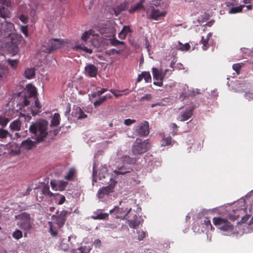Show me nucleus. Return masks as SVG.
Wrapping results in <instances>:
<instances>
[{"instance_id": "09e8293b", "label": "nucleus", "mask_w": 253, "mask_h": 253, "mask_svg": "<svg viewBox=\"0 0 253 253\" xmlns=\"http://www.w3.org/2000/svg\"><path fill=\"white\" fill-rule=\"evenodd\" d=\"M12 237L16 239L19 240L22 237V232L20 230H16L12 234Z\"/></svg>"}, {"instance_id": "39448f33", "label": "nucleus", "mask_w": 253, "mask_h": 253, "mask_svg": "<svg viewBox=\"0 0 253 253\" xmlns=\"http://www.w3.org/2000/svg\"><path fill=\"white\" fill-rule=\"evenodd\" d=\"M144 10L147 14L148 18L155 21L161 20L167 13L166 11L160 10L153 6L149 7Z\"/></svg>"}, {"instance_id": "2eb2a0df", "label": "nucleus", "mask_w": 253, "mask_h": 253, "mask_svg": "<svg viewBox=\"0 0 253 253\" xmlns=\"http://www.w3.org/2000/svg\"><path fill=\"white\" fill-rule=\"evenodd\" d=\"M50 185L52 190L62 191L67 187L68 183L63 180H52L50 181Z\"/></svg>"}, {"instance_id": "de8ad7c7", "label": "nucleus", "mask_w": 253, "mask_h": 253, "mask_svg": "<svg viewBox=\"0 0 253 253\" xmlns=\"http://www.w3.org/2000/svg\"><path fill=\"white\" fill-rule=\"evenodd\" d=\"M7 61L10 64L11 68L14 69L17 68V64L19 62V60L18 59L12 60L8 59H7Z\"/></svg>"}, {"instance_id": "58836bf2", "label": "nucleus", "mask_w": 253, "mask_h": 253, "mask_svg": "<svg viewBox=\"0 0 253 253\" xmlns=\"http://www.w3.org/2000/svg\"><path fill=\"white\" fill-rule=\"evenodd\" d=\"M110 92H112V94L114 95L116 97L121 96L123 95V94H128V92H126V90H122V91H119V90H116L114 89H111Z\"/></svg>"}, {"instance_id": "c9c22d12", "label": "nucleus", "mask_w": 253, "mask_h": 253, "mask_svg": "<svg viewBox=\"0 0 253 253\" xmlns=\"http://www.w3.org/2000/svg\"><path fill=\"white\" fill-rule=\"evenodd\" d=\"M109 214L108 213H102L92 215L91 218L93 219H105L108 218Z\"/></svg>"}, {"instance_id": "49530a36", "label": "nucleus", "mask_w": 253, "mask_h": 253, "mask_svg": "<svg viewBox=\"0 0 253 253\" xmlns=\"http://www.w3.org/2000/svg\"><path fill=\"white\" fill-rule=\"evenodd\" d=\"M110 42L111 44H112L114 46H117L119 44L124 45L125 44V42H124L118 40L115 37H114L112 39H110Z\"/></svg>"}, {"instance_id": "c756f323", "label": "nucleus", "mask_w": 253, "mask_h": 253, "mask_svg": "<svg viewBox=\"0 0 253 253\" xmlns=\"http://www.w3.org/2000/svg\"><path fill=\"white\" fill-rule=\"evenodd\" d=\"M21 123L19 120L17 119L12 122L9 126L10 129L13 131H19L21 128Z\"/></svg>"}, {"instance_id": "bf43d9fd", "label": "nucleus", "mask_w": 253, "mask_h": 253, "mask_svg": "<svg viewBox=\"0 0 253 253\" xmlns=\"http://www.w3.org/2000/svg\"><path fill=\"white\" fill-rule=\"evenodd\" d=\"M42 193L48 196H51L53 195V193H51L49 189L48 186H44L42 189Z\"/></svg>"}, {"instance_id": "cd10ccee", "label": "nucleus", "mask_w": 253, "mask_h": 253, "mask_svg": "<svg viewBox=\"0 0 253 253\" xmlns=\"http://www.w3.org/2000/svg\"><path fill=\"white\" fill-rule=\"evenodd\" d=\"M24 77L28 79H31L35 76V70L34 68H27L24 73Z\"/></svg>"}, {"instance_id": "8fccbe9b", "label": "nucleus", "mask_w": 253, "mask_h": 253, "mask_svg": "<svg viewBox=\"0 0 253 253\" xmlns=\"http://www.w3.org/2000/svg\"><path fill=\"white\" fill-rule=\"evenodd\" d=\"M143 78H144L145 82L150 83L151 82V77L149 72H142Z\"/></svg>"}, {"instance_id": "c03bdc74", "label": "nucleus", "mask_w": 253, "mask_h": 253, "mask_svg": "<svg viewBox=\"0 0 253 253\" xmlns=\"http://www.w3.org/2000/svg\"><path fill=\"white\" fill-rule=\"evenodd\" d=\"M245 7L244 5H240L239 6L232 8L229 11V13H236L242 11L243 7Z\"/></svg>"}, {"instance_id": "4d7b16f0", "label": "nucleus", "mask_w": 253, "mask_h": 253, "mask_svg": "<svg viewBox=\"0 0 253 253\" xmlns=\"http://www.w3.org/2000/svg\"><path fill=\"white\" fill-rule=\"evenodd\" d=\"M203 224L206 226V227L209 229H211L212 230V226L211 225V221L210 220V219L208 218H206L204 220V223Z\"/></svg>"}, {"instance_id": "4c0bfd02", "label": "nucleus", "mask_w": 253, "mask_h": 253, "mask_svg": "<svg viewBox=\"0 0 253 253\" xmlns=\"http://www.w3.org/2000/svg\"><path fill=\"white\" fill-rule=\"evenodd\" d=\"M122 161L123 162V164H130L135 163L136 162V160L133 158H131L129 156H125L122 157Z\"/></svg>"}, {"instance_id": "a211bd4d", "label": "nucleus", "mask_w": 253, "mask_h": 253, "mask_svg": "<svg viewBox=\"0 0 253 253\" xmlns=\"http://www.w3.org/2000/svg\"><path fill=\"white\" fill-rule=\"evenodd\" d=\"M85 75L89 77H95L98 73V69L93 64H88L84 68Z\"/></svg>"}, {"instance_id": "4be33fe9", "label": "nucleus", "mask_w": 253, "mask_h": 253, "mask_svg": "<svg viewBox=\"0 0 253 253\" xmlns=\"http://www.w3.org/2000/svg\"><path fill=\"white\" fill-rule=\"evenodd\" d=\"M211 37V33L207 34L206 37H202L201 42L203 44L202 49L204 50H207L211 43V40H210Z\"/></svg>"}, {"instance_id": "ddd939ff", "label": "nucleus", "mask_w": 253, "mask_h": 253, "mask_svg": "<svg viewBox=\"0 0 253 253\" xmlns=\"http://www.w3.org/2000/svg\"><path fill=\"white\" fill-rule=\"evenodd\" d=\"M1 27L4 31V36L5 37L10 36L11 34L15 32L14 25L11 22H7L5 20L1 22Z\"/></svg>"}, {"instance_id": "9b49d317", "label": "nucleus", "mask_w": 253, "mask_h": 253, "mask_svg": "<svg viewBox=\"0 0 253 253\" xmlns=\"http://www.w3.org/2000/svg\"><path fill=\"white\" fill-rule=\"evenodd\" d=\"M131 210V208H119L115 207L113 209L110 211V213L115 212L116 218H124L129 213Z\"/></svg>"}, {"instance_id": "603ef678", "label": "nucleus", "mask_w": 253, "mask_h": 253, "mask_svg": "<svg viewBox=\"0 0 253 253\" xmlns=\"http://www.w3.org/2000/svg\"><path fill=\"white\" fill-rule=\"evenodd\" d=\"M7 136L12 137V135L10 134L7 130L3 129H0V138H5Z\"/></svg>"}, {"instance_id": "052dcab7", "label": "nucleus", "mask_w": 253, "mask_h": 253, "mask_svg": "<svg viewBox=\"0 0 253 253\" xmlns=\"http://www.w3.org/2000/svg\"><path fill=\"white\" fill-rule=\"evenodd\" d=\"M242 63H237L233 65V69L235 70L237 73H238L242 66Z\"/></svg>"}, {"instance_id": "e433bc0d", "label": "nucleus", "mask_w": 253, "mask_h": 253, "mask_svg": "<svg viewBox=\"0 0 253 253\" xmlns=\"http://www.w3.org/2000/svg\"><path fill=\"white\" fill-rule=\"evenodd\" d=\"M75 174V169L74 168H71L64 178L67 180H71L73 179Z\"/></svg>"}, {"instance_id": "6ab92c4d", "label": "nucleus", "mask_w": 253, "mask_h": 253, "mask_svg": "<svg viewBox=\"0 0 253 253\" xmlns=\"http://www.w3.org/2000/svg\"><path fill=\"white\" fill-rule=\"evenodd\" d=\"M72 116L74 118V120L83 119L87 117V115L85 114L81 108L78 106L74 107Z\"/></svg>"}, {"instance_id": "7c9ffc66", "label": "nucleus", "mask_w": 253, "mask_h": 253, "mask_svg": "<svg viewBox=\"0 0 253 253\" xmlns=\"http://www.w3.org/2000/svg\"><path fill=\"white\" fill-rule=\"evenodd\" d=\"M73 50L78 51L82 50L85 51L86 53L91 54L92 52V50L91 48H88L84 45H76L73 47Z\"/></svg>"}, {"instance_id": "e2e57ef3", "label": "nucleus", "mask_w": 253, "mask_h": 253, "mask_svg": "<svg viewBox=\"0 0 253 253\" xmlns=\"http://www.w3.org/2000/svg\"><path fill=\"white\" fill-rule=\"evenodd\" d=\"M135 122H136V121L135 120L127 119H126L125 120L124 124L126 126H130V125L134 123Z\"/></svg>"}, {"instance_id": "0e129e2a", "label": "nucleus", "mask_w": 253, "mask_h": 253, "mask_svg": "<svg viewBox=\"0 0 253 253\" xmlns=\"http://www.w3.org/2000/svg\"><path fill=\"white\" fill-rule=\"evenodd\" d=\"M245 84H244L240 83L238 85V86H237L235 89L236 91L237 92H241L243 90V87H244Z\"/></svg>"}, {"instance_id": "4468645a", "label": "nucleus", "mask_w": 253, "mask_h": 253, "mask_svg": "<svg viewBox=\"0 0 253 253\" xmlns=\"http://www.w3.org/2000/svg\"><path fill=\"white\" fill-rule=\"evenodd\" d=\"M136 132L140 136H147L149 133V123L144 121L137 126Z\"/></svg>"}, {"instance_id": "f704fd0d", "label": "nucleus", "mask_w": 253, "mask_h": 253, "mask_svg": "<svg viewBox=\"0 0 253 253\" xmlns=\"http://www.w3.org/2000/svg\"><path fill=\"white\" fill-rule=\"evenodd\" d=\"M143 2L144 0H141L138 3L134 4L133 6H131V7L129 9V12L130 13H133L134 11L138 10L139 9L142 8V3H143Z\"/></svg>"}, {"instance_id": "473e14b6", "label": "nucleus", "mask_w": 253, "mask_h": 253, "mask_svg": "<svg viewBox=\"0 0 253 253\" xmlns=\"http://www.w3.org/2000/svg\"><path fill=\"white\" fill-rule=\"evenodd\" d=\"M26 90L31 96H36L37 90L34 86L31 84H28L26 86Z\"/></svg>"}, {"instance_id": "6e6d98bb", "label": "nucleus", "mask_w": 253, "mask_h": 253, "mask_svg": "<svg viewBox=\"0 0 253 253\" xmlns=\"http://www.w3.org/2000/svg\"><path fill=\"white\" fill-rule=\"evenodd\" d=\"M106 100L104 96H102L100 97L97 100H96L94 102V105L95 107L99 106L101 103H102L103 102L105 101Z\"/></svg>"}, {"instance_id": "ea45409f", "label": "nucleus", "mask_w": 253, "mask_h": 253, "mask_svg": "<svg viewBox=\"0 0 253 253\" xmlns=\"http://www.w3.org/2000/svg\"><path fill=\"white\" fill-rule=\"evenodd\" d=\"M179 45L177 46V49L181 51H187L190 48V45L188 43H186L182 44L180 42H178Z\"/></svg>"}, {"instance_id": "c85d7f7f", "label": "nucleus", "mask_w": 253, "mask_h": 253, "mask_svg": "<svg viewBox=\"0 0 253 253\" xmlns=\"http://www.w3.org/2000/svg\"><path fill=\"white\" fill-rule=\"evenodd\" d=\"M8 75V68L5 66L0 65V81L4 80Z\"/></svg>"}, {"instance_id": "13d9d810", "label": "nucleus", "mask_w": 253, "mask_h": 253, "mask_svg": "<svg viewBox=\"0 0 253 253\" xmlns=\"http://www.w3.org/2000/svg\"><path fill=\"white\" fill-rule=\"evenodd\" d=\"M0 5L9 7L11 5L10 0H0Z\"/></svg>"}, {"instance_id": "f03ea898", "label": "nucleus", "mask_w": 253, "mask_h": 253, "mask_svg": "<svg viewBox=\"0 0 253 253\" xmlns=\"http://www.w3.org/2000/svg\"><path fill=\"white\" fill-rule=\"evenodd\" d=\"M19 221L17 222V226L25 232L24 235L27 236V232L33 228V221L30 215L27 213L24 212L19 215Z\"/></svg>"}, {"instance_id": "dca6fc26", "label": "nucleus", "mask_w": 253, "mask_h": 253, "mask_svg": "<svg viewBox=\"0 0 253 253\" xmlns=\"http://www.w3.org/2000/svg\"><path fill=\"white\" fill-rule=\"evenodd\" d=\"M194 109V108L193 106L189 107L184 111L180 113L177 117V120L181 122H184L188 120L192 117Z\"/></svg>"}, {"instance_id": "a878e982", "label": "nucleus", "mask_w": 253, "mask_h": 253, "mask_svg": "<svg viewBox=\"0 0 253 253\" xmlns=\"http://www.w3.org/2000/svg\"><path fill=\"white\" fill-rule=\"evenodd\" d=\"M34 100L35 102V106H34V110L32 109L31 110V114L35 116L38 114L39 112H40V109L42 108V105H41L38 99L36 97V96L34 97Z\"/></svg>"}, {"instance_id": "5fc2aeb1", "label": "nucleus", "mask_w": 253, "mask_h": 253, "mask_svg": "<svg viewBox=\"0 0 253 253\" xmlns=\"http://www.w3.org/2000/svg\"><path fill=\"white\" fill-rule=\"evenodd\" d=\"M60 248L61 250L66 251L69 249V246L64 240H62L60 245Z\"/></svg>"}, {"instance_id": "a18cd8bd", "label": "nucleus", "mask_w": 253, "mask_h": 253, "mask_svg": "<svg viewBox=\"0 0 253 253\" xmlns=\"http://www.w3.org/2000/svg\"><path fill=\"white\" fill-rule=\"evenodd\" d=\"M172 140H171V138L170 137H167V138H163L162 140V141H161V145L162 146H167V145H171L172 144Z\"/></svg>"}, {"instance_id": "680f3d73", "label": "nucleus", "mask_w": 253, "mask_h": 253, "mask_svg": "<svg viewBox=\"0 0 253 253\" xmlns=\"http://www.w3.org/2000/svg\"><path fill=\"white\" fill-rule=\"evenodd\" d=\"M19 19L24 24H26L28 22V17L23 14H22L20 16Z\"/></svg>"}, {"instance_id": "5701e85b", "label": "nucleus", "mask_w": 253, "mask_h": 253, "mask_svg": "<svg viewBox=\"0 0 253 253\" xmlns=\"http://www.w3.org/2000/svg\"><path fill=\"white\" fill-rule=\"evenodd\" d=\"M131 32V30L129 26H124L122 30L118 34L119 38L121 40H125L127 35Z\"/></svg>"}, {"instance_id": "a19ab883", "label": "nucleus", "mask_w": 253, "mask_h": 253, "mask_svg": "<svg viewBox=\"0 0 253 253\" xmlns=\"http://www.w3.org/2000/svg\"><path fill=\"white\" fill-rule=\"evenodd\" d=\"M9 121V119L5 115L4 116H0V126L3 127L5 126Z\"/></svg>"}, {"instance_id": "f3484780", "label": "nucleus", "mask_w": 253, "mask_h": 253, "mask_svg": "<svg viewBox=\"0 0 253 253\" xmlns=\"http://www.w3.org/2000/svg\"><path fill=\"white\" fill-rule=\"evenodd\" d=\"M40 142L37 141V139L32 136V138H28L26 140L22 142V146L26 149H31L36 146V144Z\"/></svg>"}, {"instance_id": "6e6552de", "label": "nucleus", "mask_w": 253, "mask_h": 253, "mask_svg": "<svg viewBox=\"0 0 253 253\" xmlns=\"http://www.w3.org/2000/svg\"><path fill=\"white\" fill-rule=\"evenodd\" d=\"M64 41L60 39H54L49 41L47 43V47L43 51L50 53L53 50L61 48L64 44Z\"/></svg>"}, {"instance_id": "79ce46f5", "label": "nucleus", "mask_w": 253, "mask_h": 253, "mask_svg": "<svg viewBox=\"0 0 253 253\" xmlns=\"http://www.w3.org/2000/svg\"><path fill=\"white\" fill-rule=\"evenodd\" d=\"M136 215H135V218L133 220H128V225L130 228H135L139 224V221L136 219Z\"/></svg>"}, {"instance_id": "7ed1b4c3", "label": "nucleus", "mask_w": 253, "mask_h": 253, "mask_svg": "<svg viewBox=\"0 0 253 253\" xmlns=\"http://www.w3.org/2000/svg\"><path fill=\"white\" fill-rule=\"evenodd\" d=\"M116 26L117 24L114 21H110L105 24L100 25L98 30L100 34L104 37H114L116 33Z\"/></svg>"}, {"instance_id": "9d476101", "label": "nucleus", "mask_w": 253, "mask_h": 253, "mask_svg": "<svg viewBox=\"0 0 253 253\" xmlns=\"http://www.w3.org/2000/svg\"><path fill=\"white\" fill-rule=\"evenodd\" d=\"M9 37L12 44V49H9L8 51L12 55H15L18 51L17 45L19 42L21 41L22 37L20 35L15 34V32L11 34Z\"/></svg>"}, {"instance_id": "72a5a7b5", "label": "nucleus", "mask_w": 253, "mask_h": 253, "mask_svg": "<svg viewBox=\"0 0 253 253\" xmlns=\"http://www.w3.org/2000/svg\"><path fill=\"white\" fill-rule=\"evenodd\" d=\"M94 33V31L92 29H89L88 31L84 32L82 37L81 39L84 41L86 42L90 37V36L93 35Z\"/></svg>"}, {"instance_id": "f8f14e48", "label": "nucleus", "mask_w": 253, "mask_h": 253, "mask_svg": "<svg viewBox=\"0 0 253 253\" xmlns=\"http://www.w3.org/2000/svg\"><path fill=\"white\" fill-rule=\"evenodd\" d=\"M67 214V211H62L58 215H53L51 219L53 222L57 224L59 228L61 227L64 224L66 220V217Z\"/></svg>"}, {"instance_id": "b1692460", "label": "nucleus", "mask_w": 253, "mask_h": 253, "mask_svg": "<svg viewBox=\"0 0 253 253\" xmlns=\"http://www.w3.org/2000/svg\"><path fill=\"white\" fill-rule=\"evenodd\" d=\"M128 3L124 2L120 5L117 6L115 8L113 9V11L116 16L119 15L121 12L125 11L128 7Z\"/></svg>"}, {"instance_id": "aec40b11", "label": "nucleus", "mask_w": 253, "mask_h": 253, "mask_svg": "<svg viewBox=\"0 0 253 253\" xmlns=\"http://www.w3.org/2000/svg\"><path fill=\"white\" fill-rule=\"evenodd\" d=\"M131 170V168L123 164L121 166H118L116 169H115L113 171L117 175H123L126 173L130 172Z\"/></svg>"}, {"instance_id": "423d86ee", "label": "nucleus", "mask_w": 253, "mask_h": 253, "mask_svg": "<svg viewBox=\"0 0 253 253\" xmlns=\"http://www.w3.org/2000/svg\"><path fill=\"white\" fill-rule=\"evenodd\" d=\"M212 221L214 225L222 231L230 232L233 229L234 226L225 218L214 217Z\"/></svg>"}, {"instance_id": "bb28decb", "label": "nucleus", "mask_w": 253, "mask_h": 253, "mask_svg": "<svg viewBox=\"0 0 253 253\" xmlns=\"http://www.w3.org/2000/svg\"><path fill=\"white\" fill-rule=\"evenodd\" d=\"M19 112L17 110L13 109H8L5 113V116L10 120L18 116Z\"/></svg>"}, {"instance_id": "864d4df0", "label": "nucleus", "mask_w": 253, "mask_h": 253, "mask_svg": "<svg viewBox=\"0 0 253 253\" xmlns=\"http://www.w3.org/2000/svg\"><path fill=\"white\" fill-rule=\"evenodd\" d=\"M138 239L140 241L142 240L146 236V233L142 230L139 229L137 231Z\"/></svg>"}, {"instance_id": "f257e3e1", "label": "nucleus", "mask_w": 253, "mask_h": 253, "mask_svg": "<svg viewBox=\"0 0 253 253\" xmlns=\"http://www.w3.org/2000/svg\"><path fill=\"white\" fill-rule=\"evenodd\" d=\"M47 121L42 120L32 124L29 127V130L34 135L33 136L37 139V141L41 142L47 134Z\"/></svg>"}, {"instance_id": "774afa93", "label": "nucleus", "mask_w": 253, "mask_h": 253, "mask_svg": "<svg viewBox=\"0 0 253 253\" xmlns=\"http://www.w3.org/2000/svg\"><path fill=\"white\" fill-rule=\"evenodd\" d=\"M151 98V95L149 94H146L143 96H142L141 98V100H143L145 99L149 100Z\"/></svg>"}, {"instance_id": "37998d69", "label": "nucleus", "mask_w": 253, "mask_h": 253, "mask_svg": "<svg viewBox=\"0 0 253 253\" xmlns=\"http://www.w3.org/2000/svg\"><path fill=\"white\" fill-rule=\"evenodd\" d=\"M163 4L162 0H150L149 4L150 6L158 7Z\"/></svg>"}, {"instance_id": "412c9836", "label": "nucleus", "mask_w": 253, "mask_h": 253, "mask_svg": "<svg viewBox=\"0 0 253 253\" xmlns=\"http://www.w3.org/2000/svg\"><path fill=\"white\" fill-rule=\"evenodd\" d=\"M99 179L103 178H107L109 181H111L112 177L109 175L107 166L106 165L101 166L99 172Z\"/></svg>"}, {"instance_id": "338daca9", "label": "nucleus", "mask_w": 253, "mask_h": 253, "mask_svg": "<svg viewBox=\"0 0 253 253\" xmlns=\"http://www.w3.org/2000/svg\"><path fill=\"white\" fill-rule=\"evenodd\" d=\"M245 97L249 100L253 99V93L252 92H247L245 94Z\"/></svg>"}, {"instance_id": "20e7f679", "label": "nucleus", "mask_w": 253, "mask_h": 253, "mask_svg": "<svg viewBox=\"0 0 253 253\" xmlns=\"http://www.w3.org/2000/svg\"><path fill=\"white\" fill-rule=\"evenodd\" d=\"M150 147L148 140L142 141L140 138H136L132 147V153L139 155L146 152Z\"/></svg>"}, {"instance_id": "1a4fd4ad", "label": "nucleus", "mask_w": 253, "mask_h": 253, "mask_svg": "<svg viewBox=\"0 0 253 253\" xmlns=\"http://www.w3.org/2000/svg\"><path fill=\"white\" fill-rule=\"evenodd\" d=\"M115 184L116 182L113 181L109 185L100 188L97 193V197L99 199H102L109 195L111 193H112Z\"/></svg>"}, {"instance_id": "393cba45", "label": "nucleus", "mask_w": 253, "mask_h": 253, "mask_svg": "<svg viewBox=\"0 0 253 253\" xmlns=\"http://www.w3.org/2000/svg\"><path fill=\"white\" fill-rule=\"evenodd\" d=\"M11 16V12L5 6L0 5V16L4 19L9 18Z\"/></svg>"}, {"instance_id": "2f4dec72", "label": "nucleus", "mask_w": 253, "mask_h": 253, "mask_svg": "<svg viewBox=\"0 0 253 253\" xmlns=\"http://www.w3.org/2000/svg\"><path fill=\"white\" fill-rule=\"evenodd\" d=\"M60 117L58 113H55L52 117L51 121V125L52 126H57L60 124Z\"/></svg>"}, {"instance_id": "0eeeda50", "label": "nucleus", "mask_w": 253, "mask_h": 253, "mask_svg": "<svg viewBox=\"0 0 253 253\" xmlns=\"http://www.w3.org/2000/svg\"><path fill=\"white\" fill-rule=\"evenodd\" d=\"M152 75L154 80H156L154 84L158 86H162L163 85V80L169 69H165L163 71L162 69H158L153 67L152 69Z\"/></svg>"}, {"instance_id": "3c124183", "label": "nucleus", "mask_w": 253, "mask_h": 253, "mask_svg": "<svg viewBox=\"0 0 253 253\" xmlns=\"http://www.w3.org/2000/svg\"><path fill=\"white\" fill-rule=\"evenodd\" d=\"M48 224L49 225V232L52 236L55 237L57 235V231L53 229L52 222L49 221Z\"/></svg>"}, {"instance_id": "69168bd1", "label": "nucleus", "mask_w": 253, "mask_h": 253, "mask_svg": "<svg viewBox=\"0 0 253 253\" xmlns=\"http://www.w3.org/2000/svg\"><path fill=\"white\" fill-rule=\"evenodd\" d=\"M21 30L26 37H28V29H27V26H21Z\"/></svg>"}]
</instances>
